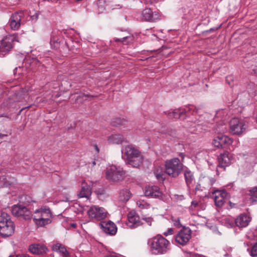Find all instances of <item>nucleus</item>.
Listing matches in <instances>:
<instances>
[{
    "mask_svg": "<svg viewBox=\"0 0 257 257\" xmlns=\"http://www.w3.org/2000/svg\"><path fill=\"white\" fill-rule=\"evenodd\" d=\"M34 222L39 226H44L51 222L50 218H33Z\"/></svg>",
    "mask_w": 257,
    "mask_h": 257,
    "instance_id": "473e14b6",
    "label": "nucleus"
},
{
    "mask_svg": "<svg viewBox=\"0 0 257 257\" xmlns=\"http://www.w3.org/2000/svg\"><path fill=\"white\" fill-rule=\"evenodd\" d=\"M38 16H39V14H35L34 15H33L32 18V19L34 20V19H35L36 20H37L38 18Z\"/></svg>",
    "mask_w": 257,
    "mask_h": 257,
    "instance_id": "603ef678",
    "label": "nucleus"
},
{
    "mask_svg": "<svg viewBox=\"0 0 257 257\" xmlns=\"http://www.w3.org/2000/svg\"><path fill=\"white\" fill-rule=\"evenodd\" d=\"M37 102H44V100L42 99V97H37Z\"/></svg>",
    "mask_w": 257,
    "mask_h": 257,
    "instance_id": "864d4df0",
    "label": "nucleus"
},
{
    "mask_svg": "<svg viewBox=\"0 0 257 257\" xmlns=\"http://www.w3.org/2000/svg\"><path fill=\"white\" fill-rule=\"evenodd\" d=\"M191 237V230L189 228L181 229L175 236L176 241L182 245H186Z\"/></svg>",
    "mask_w": 257,
    "mask_h": 257,
    "instance_id": "ddd939ff",
    "label": "nucleus"
},
{
    "mask_svg": "<svg viewBox=\"0 0 257 257\" xmlns=\"http://www.w3.org/2000/svg\"><path fill=\"white\" fill-rule=\"evenodd\" d=\"M156 178L158 179V180H164V178H163V174H160V173H158V174H156Z\"/></svg>",
    "mask_w": 257,
    "mask_h": 257,
    "instance_id": "49530a36",
    "label": "nucleus"
},
{
    "mask_svg": "<svg viewBox=\"0 0 257 257\" xmlns=\"http://www.w3.org/2000/svg\"><path fill=\"white\" fill-rule=\"evenodd\" d=\"M135 37L133 35L124 36L121 38H113V41L116 42H121L123 44L128 45L134 41Z\"/></svg>",
    "mask_w": 257,
    "mask_h": 257,
    "instance_id": "c756f323",
    "label": "nucleus"
},
{
    "mask_svg": "<svg viewBox=\"0 0 257 257\" xmlns=\"http://www.w3.org/2000/svg\"><path fill=\"white\" fill-rule=\"evenodd\" d=\"M232 80V76H227L226 78V81L227 82L229 85H230L231 87L232 86V83L231 82V80Z\"/></svg>",
    "mask_w": 257,
    "mask_h": 257,
    "instance_id": "79ce46f5",
    "label": "nucleus"
},
{
    "mask_svg": "<svg viewBox=\"0 0 257 257\" xmlns=\"http://www.w3.org/2000/svg\"><path fill=\"white\" fill-rule=\"evenodd\" d=\"M50 43L51 47L54 49H59L63 56L66 55L68 53V40L59 39L57 37L53 36L51 37Z\"/></svg>",
    "mask_w": 257,
    "mask_h": 257,
    "instance_id": "1a4fd4ad",
    "label": "nucleus"
},
{
    "mask_svg": "<svg viewBox=\"0 0 257 257\" xmlns=\"http://www.w3.org/2000/svg\"><path fill=\"white\" fill-rule=\"evenodd\" d=\"M87 214L91 220L96 221L104 219L107 216V212L103 207L93 205L87 211Z\"/></svg>",
    "mask_w": 257,
    "mask_h": 257,
    "instance_id": "0eeeda50",
    "label": "nucleus"
},
{
    "mask_svg": "<svg viewBox=\"0 0 257 257\" xmlns=\"http://www.w3.org/2000/svg\"><path fill=\"white\" fill-rule=\"evenodd\" d=\"M143 224L139 215L134 210L127 214L126 225L130 228H136Z\"/></svg>",
    "mask_w": 257,
    "mask_h": 257,
    "instance_id": "4468645a",
    "label": "nucleus"
},
{
    "mask_svg": "<svg viewBox=\"0 0 257 257\" xmlns=\"http://www.w3.org/2000/svg\"><path fill=\"white\" fill-rule=\"evenodd\" d=\"M253 72L254 74L257 76V66L255 67L253 69Z\"/></svg>",
    "mask_w": 257,
    "mask_h": 257,
    "instance_id": "6e6d98bb",
    "label": "nucleus"
},
{
    "mask_svg": "<svg viewBox=\"0 0 257 257\" xmlns=\"http://www.w3.org/2000/svg\"><path fill=\"white\" fill-rule=\"evenodd\" d=\"M221 127H222L221 130H216V131H217L218 133H224L226 130V127L224 125H221Z\"/></svg>",
    "mask_w": 257,
    "mask_h": 257,
    "instance_id": "de8ad7c7",
    "label": "nucleus"
},
{
    "mask_svg": "<svg viewBox=\"0 0 257 257\" xmlns=\"http://www.w3.org/2000/svg\"><path fill=\"white\" fill-rule=\"evenodd\" d=\"M19 42L18 34L9 35L0 41V54L5 56L14 47V42Z\"/></svg>",
    "mask_w": 257,
    "mask_h": 257,
    "instance_id": "423d86ee",
    "label": "nucleus"
},
{
    "mask_svg": "<svg viewBox=\"0 0 257 257\" xmlns=\"http://www.w3.org/2000/svg\"><path fill=\"white\" fill-rule=\"evenodd\" d=\"M191 205L194 207H196L198 205V202L196 201L193 200L191 202Z\"/></svg>",
    "mask_w": 257,
    "mask_h": 257,
    "instance_id": "8fccbe9b",
    "label": "nucleus"
},
{
    "mask_svg": "<svg viewBox=\"0 0 257 257\" xmlns=\"http://www.w3.org/2000/svg\"><path fill=\"white\" fill-rule=\"evenodd\" d=\"M91 194V190L89 186L85 184V181L82 182L81 190L78 194L80 198H88Z\"/></svg>",
    "mask_w": 257,
    "mask_h": 257,
    "instance_id": "a878e982",
    "label": "nucleus"
},
{
    "mask_svg": "<svg viewBox=\"0 0 257 257\" xmlns=\"http://www.w3.org/2000/svg\"><path fill=\"white\" fill-rule=\"evenodd\" d=\"M0 116H1V117L5 116V117H8V118L9 117L8 116H7L5 115L4 114H2Z\"/></svg>",
    "mask_w": 257,
    "mask_h": 257,
    "instance_id": "0e129e2a",
    "label": "nucleus"
},
{
    "mask_svg": "<svg viewBox=\"0 0 257 257\" xmlns=\"http://www.w3.org/2000/svg\"><path fill=\"white\" fill-rule=\"evenodd\" d=\"M180 224V219L179 218L177 219V220L176 221V222L174 223V225L175 226H178Z\"/></svg>",
    "mask_w": 257,
    "mask_h": 257,
    "instance_id": "5fc2aeb1",
    "label": "nucleus"
},
{
    "mask_svg": "<svg viewBox=\"0 0 257 257\" xmlns=\"http://www.w3.org/2000/svg\"><path fill=\"white\" fill-rule=\"evenodd\" d=\"M51 217V214L49 209H38L35 211L33 218H50Z\"/></svg>",
    "mask_w": 257,
    "mask_h": 257,
    "instance_id": "393cba45",
    "label": "nucleus"
},
{
    "mask_svg": "<svg viewBox=\"0 0 257 257\" xmlns=\"http://www.w3.org/2000/svg\"><path fill=\"white\" fill-rule=\"evenodd\" d=\"M107 140L108 143L111 144H119L126 142L125 139L120 134L112 135L108 137Z\"/></svg>",
    "mask_w": 257,
    "mask_h": 257,
    "instance_id": "b1692460",
    "label": "nucleus"
},
{
    "mask_svg": "<svg viewBox=\"0 0 257 257\" xmlns=\"http://www.w3.org/2000/svg\"><path fill=\"white\" fill-rule=\"evenodd\" d=\"M122 157L126 164L137 168L143 163V157L140 151L131 145L121 150Z\"/></svg>",
    "mask_w": 257,
    "mask_h": 257,
    "instance_id": "f257e3e1",
    "label": "nucleus"
},
{
    "mask_svg": "<svg viewBox=\"0 0 257 257\" xmlns=\"http://www.w3.org/2000/svg\"><path fill=\"white\" fill-rule=\"evenodd\" d=\"M95 149L97 152H99V149L97 146H95Z\"/></svg>",
    "mask_w": 257,
    "mask_h": 257,
    "instance_id": "e2e57ef3",
    "label": "nucleus"
},
{
    "mask_svg": "<svg viewBox=\"0 0 257 257\" xmlns=\"http://www.w3.org/2000/svg\"><path fill=\"white\" fill-rule=\"evenodd\" d=\"M16 257H30L29 255L26 254H18Z\"/></svg>",
    "mask_w": 257,
    "mask_h": 257,
    "instance_id": "3c124183",
    "label": "nucleus"
},
{
    "mask_svg": "<svg viewBox=\"0 0 257 257\" xmlns=\"http://www.w3.org/2000/svg\"><path fill=\"white\" fill-rule=\"evenodd\" d=\"M193 110L192 113H197L198 111V109H196V107L193 105H190L189 107H187L185 109H175L172 111H167L164 112L170 118H179L180 117L182 114L185 112L186 113L188 111Z\"/></svg>",
    "mask_w": 257,
    "mask_h": 257,
    "instance_id": "f3484780",
    "label": "nucleus"
},
{
    "mask_svg": "<svg viewBox=\"0 0 257 257\" xmlns=\"http://www.w3.org/2000/svg\"><path fill=\"white\" fill-rule=\"evenodd\" d=\"M251 220L250 218L245 214H241L235 219V225L239 228L246 227Z\"/></svg>",
    "mask_w": 257,
    "mask_h": 257,
    "instance_id": "4be33fe9",
    "label": "nucleus"
},
{
    "mask_svg": "<svg viewBox=\"0 0 257 257\" xmlns=\"http://www.w3.org/2000/svg\"><path fill=\"white\" fill-rule=\"evenodd\" d=\"M230 132L234 135H239L245 130V122L238 118H233L229 122Z\"/></svg>",
    "mask_w": 257,
    "mask_h": 257,
    "instance_id": "f8f14e48",
    "label": "nucleus"
},
{
    "mask_svg": "<svg viewBox=\"0 0 257 257\" xmlns=\"http://www.w3.org/2000/svg\"><path fill=\"white\" fill-rule=\"evenodd\" d=\"M56 96H59L58 94H56Z\"/></svg>",
    "mask_w": 257,
    "mask_h": 257,
    "instance_id": "338daca9",
    "label": "nucleus"
},
{
    "mask_svg": "<svg viewBox=\"0 0 257 257\" xmlns=\"http://www.w3.org/2000/svg\"><path fill=\"white\" fill-rule=\"evenodd\" d=\"M179 156L181 157L182 160H183L185 157V155L183 153H181L179 154Z\"/></svg>",
    "mask_w": 257,
    "mask_h": 257,
    "instance_id": "4d7b16f0",
    "label": "nucleus"
},
{
    "mask_svg": "<svg viewBox=\"0 0 257 257\" xmlns=\"http://www.w3.org/2000/svg\"><path fill=\"white\" fill-rule=\"evenodd\" d=\"M24 17V13L22 11L13 14L9 22L11 28L13 30H18L21 25V21Z\"/></svg>",
    "mask_w": 257,
    "mask_h": 257,
    "instance_id": "2eb2a0df",
    "label": "nucleus"
},
{
    "mask_svg": "<svg viewBox=\"0 0 257 257\" xmlns=\"http://www.w3.org/2000/svg\"><path fill=\"white\" fill-rule=\"evenodd\" d=\"M143 220H145L146 223L150 226L152 225V223L153 221V218L150 217H143Z\"/></svg>",
    "mask_w": 257,
    "mask_h": 257,
    "instance_id": "58836bf2",
    "label": "nucleus"
},
{
    "mask_svg": "<svg viewBox=\"0 0 257 257\" xmlns=\"http://www.w3.org/2000/svg\"><path fill=\"white\" fill-rule=\"evenodd\" d=\"M67 40L69 51H72L73 53H77L79 49V45L77 42L73 41L71 38H68Z\"/></svg>",
    "mask_w": 257,
    "mask_h": 257,
    "instance_id": "2f4dec72",
    "label": "nucleus"
},
{
    "mask_svg": "<svg viewBox=\"0 0 257 257\" xmlns=\"http://www.w3.org/2000/svg\"><path fill=\"white\" fill-rule=\"evenodd\" d=\"M126 172L120 167L112 165L107 168L105 172L106 178L112 182H117L124 179Z\"/></svg>",
    "mask_w": 257,
    "mask_h": 257,
    "instance_id": "39448f33",
    "label": "nucleus"
},
{
    "mask_svg": "<svg viewBox=\"0 0 257 257\" xmlns=\"http://www.w3.org/2000/svg\"><path fill=\"white\" fill-rule=\"evenodd\" d=\"M70 225L71 227H74V228H76V226H77L76 223H71Z\"/></svg>",
    "mask_w": 257,
    "mask_h": 257,
    "instance_id": "bf43d9fd",
    "label": "nucleus"
},
{
    "mask_svg": "<svg viewBox=\"0 0 257 257\" xmlns=\"http://www.w3.org/2000/svg\"><path fill=\"white\" fill-rule=\"evenodd\" d=\"M12 213L21 220H28L32 217L31 211L26 207L19 204L15 205L12 209Z\"/></svg>",
    "mask_w": 257,
    "mask_h": 257,
    "instance_id": "6e6552de",
    "label": "nucleus"
},
{
    "mask_svg": "<svg viewBox=\"0 0 257 257\" xmlns=\"http://www.w3.org/2000/svg\"><path fill=\"white\" fill-rule=\"evenodd\" d=\"M218 165L217 167L223 168L225 170V167L228 166L231 163V156L229 152H225L220 154L218 157Z\"/></svg>",
    "mask_w": 257,
    "mask_h": 257,
    "instance_id": "6ab92c4d",
    "label": "nucleus"
},
{
    "mask_svg": "<svg viewBox=\"0 0 257 257\" xmlns=\"http://www.w3.org/2000/svg\"><path fill=\"white\" fill-rule=\"evenodd\" d=\"M9 257H11V256H9Z\"/></svg>",
    "mask_w": 257,
    "mask_h": 257,
    "instance_id": "774afa93",
    "label": "nucleus"
},
{
    "mask_svg": "<svg viewBox=\"0 0 257 257\" xmlns=\"http://www.w3.org/2000/svg\"><path fill=\"white\" fill-rule=\"evenodd\" d=\"M249 195L252 202H257V187H254L249 190Z\"/></svg>",
    "mask_w": 257,
    "mask_h": 257,
    "instance_id": "72a5a7b5",
    "label": "nucleus"
},
{
    "mask_svg": "<svg viewBox=\"0 0 257 257\" xmlns=\"http://www.w3.org/2000/svg\"><path fill=\"white\" fill-rule=\"evenodd\" d=\"M249 253L251 256L257 257V242L253 244Z\"/></svg>",
    "mask_w": 257,
    "mask_h": 257,
    "instance_id": "c9c22d12",
    "label": "nucleus"
},
{
    "mask_svg": "<svg viewBox=\"0 0 257 257\" xmlns=\"http://www.w3.org/2000/svg\"><path fill=\"white\" fill-rule=\"evenodd\" d=\"M142 17L144 21L153 23L160 19V14L157 11L153 12L150 8H146L142 11Z\"/></svg>",
    "mask_w": 257,
    "mask_h": 257,
    "instance_id": "dca6fc26",
    "label": "nucleus"
},
{
    "mask_svg": "<svg viewBox=\"0 0 257 257\" xmlns=\"http://www.w3.org/2000/svg\"><path fill=\"white\" fill-rule=\"evenodd\" d=\"M167 134L171 137H174L176 135V132L173 130H169L167 131Z\"/></svg>",
    "mask_w": 257,
    "mask_h": 257,
    "instance_id": "a19ab883",
    "label": "nucleus"
},
{
    "mask_svg": "<svg viewBox=\"0 0 257 257\" xmlns=\"http://www.w3.org/2000/svg\"><path fill=\"white\" fill-rule=\"evenodd\" d=\"M131 196L130 191L127 189H123L120 191L118 199L120 201L125 202L130 199Z\"/></svg>",
    "mask_w": 257,
    "mask_h": 257,
    "instance_id": "cd10ccee",
    "label": "nucleus"
},
{
    "mask_svg": "<svg viewBox=\"0 0 257 257\" xmlns=\"http://www.w3.org/2000/svg\"><path fill=\"white\" fill-rule=\"evenodd\" d=\"M81 97H79V98H81ZM79 100V98H77L76 100H75V101H77L78 100Z\"/></svg>",
    "mask_w": 257,
    "mask_h": 257,
    "instance_id": "69168bd1",
    "label": "nucleus"
},
{
    "mask_svg": "<svg viewBox=\"0 0 257 257\" xmlns=\"http://www.w3.org/2000/svg\"><path fill=\"white\" fill-rule=\"evenodd\" d=\"M150 249L154 254H165L170 250V243L162 235H157L152 239Z\"/></svg>",
    "mask_w": 257,
    "mask_h": 257,
    "instance_id": "f03ea898",
    "label": "nucleus"
},
{
    "mask_svg": "<svg viewBox=\"0 0 257 257\" xmlns=\"http://www.w3.org/2000/svg\"><path fill=\"white\" fill-rule=\"evenodd\" d=\"M17 183V180L14 178L4 175L0 177V187H10Z\"/></svg>",
    "mask_w": 257,
    "mask_h": 257,
    "instance_id": "5701e85b",
    "label": "nucleus"
},
{
    "mask_svg": "<svg viewBox=\"0 0 257 257\" xmlns=\"http://www.w3.org/2000/svg\"><path fill=\"white\" fill-rule=\"evenodd\" d=\"M22 73V68L21 66H19L18 67H16L14 70V74L15 75H16L18 74L19 75Z\"/></svg>",
    "mask_w": 257,
    "mask_h": 257,
    "instance_id": "ea45409f",
    "label": "nucleus"
},
{
    "mask_svg": "<svg viewBox=\"0 0 257 257\" xmlns=\"http://www.w3.org/2000/svg\"><path fill=\"white\" fill-rule=\"evenodd\" d=\"M184 165L178 158L167 160L165 162L166 173L172 178L177 177L183 170Z\"/></svg>",
    "mask_w": 257,
    "mask_h": 257,
    "instance_id": "20e7f679",
    "label": "nucleus"
},
{
    "mask_svg": "<svg viewBox=\"0 0 257 257\" xmlns=\"http://www.w3.org/2000/svg\"><path fill=\"white\" fill-rule=\"evenodd\" d=\"M184 175L187 186L188 189H190L191 184L194 179L193 173L187 169L184 171Z\"/></svg>",
    "mask_w": 257,
    "mask_h": 257,
    "instance_id": "bb28decb",
    "label": "nucleus"
},
{
    "mask_svg": "<svg viewBox=\"0 0 257 257\" xmlns=\"http://www.w3.org/2000/svg\"><path fill=\"white\" fill-rule=\"evenodd\" d=\"M209 182L210 186H212L215 182V180L214 178H211L209 179Z\"/></svg>",
    "mask_w": 257,
    "mask_h": 257,
    "instance_id": "09e8293b",
    "label": "nucleus"
},
{
    "mask_svg": "<svg viewBox=\"0 0 257 257\" xmlns=\"http://www.w3.org/2000/svg\"><path fill=\"white\" fill-rule=\"evenodd\" d=\"M173 232V229L172 228H169L167 232L164 233L165 236H167L169 234H172Z\"/></svg>",
    "mask_w": 257,
    "mask_h": 257,
    "instance_id": "37998d69",
    "label": "nucleus"
},
{
    "mask_svg": "<svg viewBox=\"0 0 257 257\" xmlns=\"http://www.w3.org/2000/svg\"><path fill=\"white\" fill-rule=\"evenodd\" d=\"M221 25H220L217 27H214V28H211L209 30H208L207 32H212L215 31L217 30H218L219 28H220L221 27Z\"/></svg>",
    "mask_w": 257,
    "mask_h": 257,
    "instance_id": "a18cd8bd",
    "label": "nucleus"
},
{
    "mask_svg": "<svg viewBox=\"0 0 257 257\" xmlns=\"http://www.w3.org/2000/svg\"><path fill=\"white\" fill-rule=\"evenodd\" d=\"M99 225L106 234L113 235L115 234L117 232L116 225L111 221L101 222L99 223Z\"/></svg>",
    "mask_w": 257,
    "mask_h": 257,
    "instance_id": "a211bd4d",
    "label": "nucleus"
},
{
    "mask_svg": "<svg viewBox=\"0 0 257 257\" xmlns=\"http://www.w3.org/2000/svg\"><path fill=\"white\" fill-rule=\"evenodd\" d=\"M53 250L62 253L65 257L69 255V252L66 248L60 243H57L53 245Z\"/></svg>",
    "mask_w": 257,
    "mask_h": 257,
    "instance_id": "7c9ffc66",
    "label": "nucleus"
},
{
    "mask_svg": "<svg viewBox=\"0 0 257 257\" xmlns=\"http://www.w3.org/2000/svg\"><path fill=\"white\" fill-rule=\"evenodd\" d=\"M78 96H81V95H79ZM82 96H91V97H93L94 96L93 95H89L88 94H83V95H82Z\"/></svg>",
    "mask_w": 257,
    "mask_h": 257,
    "instance_id": "052dcab7",
    "label": "nucleus"
},
{
    "mask_svg": "<svg viewBox=\"0 0 257 257\" xmlns=\"http://www.w3.org/2000/svg\"><path fill=\"white\" fill-rule=\"evenodd\" d=\"M126 120L120 118H116L112 122V124L114 126H119L125 124Z\"/></svg>",
    "mask_w": 257,
    "mask_h": 257,
    "instance_id": "f704fd0d",
    "label": "nucleus"
},
{
    "mask_svg": "<svg viewBox=\"0 0 257 257\" xmlns=\"http://www.w3.org/2000/svg\"><path fill=\"white\" fill-rule=\"evenodd\" d=\"M96 165V162L95 161H93L92 163V166L93 167L95 165Z\"/></svg>",
    "mask_w": 257,
    "mask_h": 257,
    "instance_id": "680f3d73",
    "label": "nucleus"
},
{
    "mask_svg": "<svg viewBox=\"0 0 257 257\" xmlns=\"http://www.w3.org/2000/svg\"><path fill=\"white\" fill-rule=\"evenodd\" d=\"M14 223L5 212H0V234L3 237L11 236L15 231Z\"/></svg>",
    "mask_w": 257,
    "mask_h": 257,
    "instance_id": "7ed1b4c3",
    "label": "nucleus"
},
{
    "mask_svg": "<svg viewBox=\"0 0 257 257\" xmlns=\"http://www.w3.org/2000/svg\"><path fill=\"white\" fill-rule=\"evenodd\" d=\"M212 144L214 145V147L217 148H221V145H220V143L218 140V138L216 137L215 138L213 141H212Z\"/></svg>",
    "mask_w": 257,
    "mask_h": 257,
    "instance_id": "4c0bfd02",
    "label": "nucleus"
},
{
    "mask_svg": "<svg viewBox=\"0 0 257 257\" xmlns=\"http://www.w3.org/2000/svg\"><path fill=\"white\" fill-rule=\"evenodd\" d=\"M7 136V135H6V134H1L0 133V138H3L4 137H6Z\"/></svg>",
    "mask_w": 257,
    "mask_h": 257,
    "instance_id": "13d9d810",
    "label": "nucleus"
},
{
    "mask_svg": "<svg viewBox=\"0 0 257 257\" xmlns=\"http://www.w3.org/2000/svg\"><path fill=\"white\" fill-rule=\"evenodd\" d=\"M145 193L146 196L151 198L161 199L162 197V193L160 191L159 188L156 186L146 187Z\"/></svg>",
    "mask_w": 257,
    "mask_h": 257,
    "instance_id": "aec40b11",
    "label": "nucleus"
},
{
    "mask_svg": "<svg viewBox=\"0 0 257 257\" xmlns=\"http://www.w3.org/2000/svg\"><path fill=\"white\" fill-rule=\"evenodd\" d=\"M29 249L31 253L36 254H43L48 250V248L45 245L37 243L30 245Z\"/></svg>",
    "mask_w": 257,
    "mask_h": 257,
    "instance_id": "412c9836",
    "label": "nucleus"
},
{
    "mask_svg": "<svg viewBox=\"0 0 257 257\" xmlns=\"http://www.w3.org/2000/svg\"><path fill=\"white\" fill-rule=\"evenodd\" d=\"M24 56L22 55H19L16 57V60L19 61L22 63H25L27 68H30L32 70L37 69L39 70L43 71L45 68L44 65L42 64L40 61L36 58L24 59Z\"/></svg>",
    "mask_w": 257,
    "mask_h": 257,
    "instance_id": "9d476101",
    "label": "nucleus"
},
{
    "mask_svg": "<svg viewBox=\"0 0 257 257\" xmlns=\"http://www.w3.org/2000/svg\"><path fill=\"white\" fill-rule=\"evenodd\" d=\"M212 194L213 196L215 205L217 207H221L224 204L226 200L229 198V195L224 189H213Z\"/></svg>",
    "mask_w": 257,
    "mask_h": 257,
    "instance_id": "9b49d317",
    "label": "nucleus"
},
{
    "mask_svg": "<svg viewBox=\"0 0 257 257\" xmlns=\"http://www.w3.org/2000/svg\"><path fill=\"white\" fill-rule=\"evenodd\" d=\"M137 204L141 208H148L150 206V205L148 203L142 202L141 201H138Z\"/></svg>",
    "mask_w": 257,
    "mask_h": 257,
    "instance_id": "e433bc0d",
    "label": "nucleus"
},
{
    "mask_svg": "<svg viewBox=\"0 0 257 257\" xmlns=\"http://www.w3.org/2000/svg\"><path fill=\"white\" fill-rule=\"evenodd\" d=\"M218 140L221 145V148L231 145L232 143V140L227 136L220 135L217 136Z\"/></svg>",
    "mask_w": 257,
    "mask_h": 257,
    "instance_id": "c85d7f7f",
    "label": "nucleus"
},
{
    "mask_svg": "<svg viewBox=\"0 0 257 257\" xmlns=\"http://www.w3.org/2000/svg\"><path fill=\"white\" fill-rule=\"evenodd\" d=\"M195 190L196 193H197V191H202V189H201V185L200 184H197L195 187Z\"/></svg>",
    "mask_w": 257,
    "mask_h": 257,
    "instance_id": "c03bdc74",
    "label": "nucleus"
}]
</instances>
